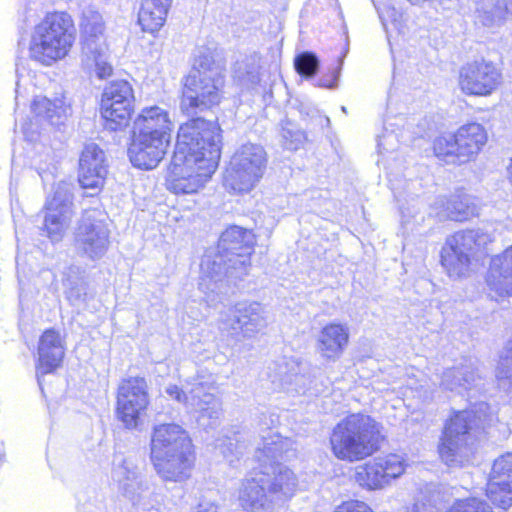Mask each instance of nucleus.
Masks as SVG:
<instances>
[{
	"label": "nucleus",
	"instance_id": "393cba45",
	"mask_svg": "<svg viewBox=\"0 0 512 512\" xmlns=\"http://www.w3.org/2000/svg\"><path fill=\"white\" fill-rule=\"evenodd\" d=\"M349 342V328L340 323H330L322 328L317 339V349L327 360H337Z\"/></svg>",
	"mask_w": 512,
	"mask_h": 512
},
{
	"label": "nucleus",
	"instance_id": "dca6fc26",
	"mask_svg": "<svg viewBox=\"0 0 512 512\" xmlns=\"http://www.w3.org/2000/svg\"><path fill=\"white\" fill-rule=\"evenodd\" d=\"M165 392L172 399L184 404L189 411L198 413V421L203 426L213 425L221 416V402L207 391L202 382L193 384L187 392L177 385H169Z\"/></svg>",
	"mask_w": 512,
	"mask_h": 512
},
{
	"label": "nucleus",
	"instance_id": "a878e982",
	"mask_svg": "<svg viewBox=\"0 0 512 512\" xmlns=\"http://www.w3.org/2000/svg\"><path fill=\"white\" fill-rule=\"evenodd\" d=\"M475 16L486 27H499L512 18V0H477Z\"/></svg>",
	"mask_w": 512,
	"mask_h": 512
},
{
	"label": "nucleus",
	"instance_id": "20e7f679",
	"mask_svg": "<svg viewBox=\"0 0 512 512\" xmlns=\"http://www.w3.org/2000/svg\"><path fill=\"white\" fill-rule=\"evenodd\" d=\"M151 460L164 480L186 476L194 463L192 442L180 425L165 423L154 426L151 436Z\"/></svg>",
	"mask_w": 512,
	"mask_h": 512
},
{
	"label": "nucleus",
	"instance_id": "c03bdc74",
	"mask_svg": "<svg viewBox=\"0 0 512 512\" xmlns=\"http://www.w3.org/2000/svg\"><path fill=\"white\" fill-rule=\"evenodd\" d=\"M217 506L213 503H201L196 512H217Z\"/></svg>",
	"mask_w": 512,
	"mask_h": 512
},
{
	"label": "nucleus",
	"instance_id": "6ab92c4d",
	"mask_svg": "<svg viewBox=\"0 0 512 512\" xmlns=\"http://www.w3.org/2000/svg\"><path fill=\"white\" fill-rule=\"evenodd\" d=\"M287 440H283L276 435L269 439H264L263 447L257 448L256 458L259 466L256 468L259 474L268 477L267 480H291L294 476L293 472L284 466L279 460H282L284 447Z\"/></svg>",
	"mask_w": 512,
	"mask_h": 512
},
{
	"label": "nucleus",
	"instance_id": "1a4fd4ad",
	"mask_svg": "<svg viewBox=\"0 0 512 512\" xmlns=\"http://www.w3.org/2000/svg\"><path fill=\"white\" fill-rule=\"evenodd\" d=\"M267 155L257 144H243L233 155L224 177L226 188L236 193L251 191L264 175Z\"/></svg>",
	"mask_w": 512,
	"mask_h": 512
},
{
	"label": "nucleus",
	"instance_id": "f03ea898",
	"mask_svg": "<svg viewBox=\"0 0 512 512\" xmlns=\"http://www.w3.org/2000/svg\"><path fill=\"white\" fill-rule=\"evenodd\" d=\"M251 230L231 226L222 232L217 248L208 251L201 261L203 277L213 282L223 278H241L248 273L250 257L254 247Z\"/></svg>",
	"mask_w": 512,
	"mask_h": 512
},
{
	"label": "nucleus",
	"instance_id": "423d86ee",
	"mask_svg": "<svg viewBox=\"0 0 512 512\" xmlns=\"http://www.w3.org/2000/svg\"><path fill=\"white\" fill-rule=\"evenodd\" d=\"M382 440L381 425L362 413L350 414L332 431L330 444L341 460L357 461L376 452Z\"/></svg>",
	"mask_w": 512,
	"mask_h": 512
},
{
	"label": "nucleus",
	"instance_id": "e433bc0d",
	"mask_svg": "<svg viewBox=\"0 0 512 512\" xmlns=\"http://www.w3.org/2000/svg\"><path fill=\"white\" fill-rule=\"evenodd\" d=\"M66 298L71 305L80 307L86 303L88 293L87 285L82 279L72 281L70 278L66 279Z\"/></svg>",
	"mask_w": 512,
	"mask_h": 512
},
{
	"label": "nucleus",
	"instance_id": "4468645a",
	"mask_svg": "<svg viewBox=\"0 0 512 512\" xmlns=\"http://www.w3.org/2000/svg\"><path fill=\"white\" fill-rule=\"evenodd\" d=\"M266 326L265 310L258 302H239L222 312L219 319V329L236 340L252 338Z\"/></svg>",
	"mask_w": 512,
	"mask_h": 512
},
{
	"label": "nucleus",
	"instance_id": "5701e85b",
	"mask_svg": "<svg viewBox=\"0 0 512 512\" xmlns=\"http://www.w3.org/2000/svg\"><path fill=\"white\" fill-rule=\"evenodd\" d=\"M275 380L287 391L305 392L309 383L308 365L294 357H284L275 364Z\"/></svg>",
	"mask_w": 512,
	"mask_h": 512
},
{
	"label": "nucleus",
	"instance_id": "9d476101",
	"mask_svg": "<svg viewBox=\"0 0 512 512\" xmlns=\"http://www.w3.org/2000/svg\"><path fill=\"white\" fill-rule=\"evenodd\" d=\"M487 135L478 123L460 127L456 134H446L435 139V155L449 164L468 162L485 145Z\"/></svg>",
	"mask_w": 512,
	"mask_h": 512
},
{
	"label": "nucleus",
	"instance_id": "58836bf2",
	"mask_svg": "<svg viewBox=\"0 0 512 512\" xmlns=\"http://www.w3.org/2000/svg\"><path fill=\"white\" fill-rule=\"evenodd\" d=\"M496 478L512 480V452L503 454L494 461L489 480Z\"/></svg>",
	"mask_w": 512,
	"mask_h": 512
},
{
	"label": "nucleus",
	"instance_id": "0eeeda50",
	"mask_svg": "<svg viewBox=\"0 0 512 512\" xmlns=\"http://www.w3.org/2000/svg\"><path fill=\"white\" fill-rule=\"evenodd\" d=\"M75 32L68 13L47 14L34 29L29 48L31 58L44 65L64 58L75 41Z\"/></svg>",
	"mask_w": 512,
	"mask_h": 512
},
{
	"label": "nucleus",
	"instance_id": "6e6552de",
	"mask_svg": "<svg viewBox=\"0 0 512 512\" xmlns=\"http://www.w3.org/2000/svg\"><path fill=\"white\" fill-rule=\"evenodd\" d=\"M492 241L493 235L483 228L458 231L448 237L441 250V264L449 277L467 276L476 250Z\"/></svg>",
	"mask_w": 512,
	"mask_h": 512
},
{
	"label": "nucleus",
	"instance_id": "7c9ffc66",
	"mask_svg": "<svg viewBox=\"0 0 512 512\" xmlns=\"http://www.w3.org/2000/svg\"><path fill=\"white\" fill-rule=\"evenodd\" d=\"M117 102L124 105H133L134 94L129 82L125 80L113 81L105 89L102 94L101 104L111 107Z\"/></svg>",
	"mask_w": 512,
	"mask_h": 512
},
{
	"label": "nucleus",
	"instance_id": "bb28decb",
	"mask_svg": "<svg viewBox=\"0 0 512 512\" xmlns=\"http://www.w3.org/2000/svg\"><path fill=\"white\" fill-rule=\"evenodd\" d=\"M32 112L41 120L50 125L59 127L64 125L70 115V106L63 99L50 100L45 96H36L31 105Z\"/></svg>",
	"mask_w": 512,
	"mask_h": 512
},
{
	"label": "nucleus",
	"instance_id": "f8f14e48",
	"mask_svg": "<svg viewBox=\"0 0 512 512\" xmlns=\"http://www.w3.org/2000/svg\"><path fill=\"white\" fill-rule=\"evenodd\" d=\"M296 482H244L238 492L239 505L246 512H271L296 492Z\"/></svg>",
	"mask_w": 512,
	"mask_h": 512
},
{
	"label": "nucleus",
	"instance_id": "473e14b6",
	"mask_svg": "<svg viewBox=\"0 0 512 512\" xmlns=\"http://www.w3.org/2000/svg\"><path fill=\"white\" fill-rule=\"evenodd\" d=\"M485 492L495 506L502 509L512 506V482H486Z\"/></svg>",
	"mask_w": 512,
	"mask_h": 512
},
{
	"label": "nucleus",
	"instance_id": "49530a36",
	"mask_svg": "<svg viewBox=\"0 0 512 512\" xmlns=\"http://www.w3.org/2000/svg\"><path fill=\"white\" fill-rule=\"evenodd\" d=\"M455 0H440V6L443 9H449Z\"/></svg>",
	"mask_w": 512,
	"mask_h": 512
},
{
	"label": "nucleus",
	"instance_id": "412c9836",
	"mask_svg": "<svg viewBox=\"0 0 512 512\" xmlns=\"http://www.w3.org/2000/svg\"><path fill=\"white\" fill-rule=\"evenodd\" d=\"M441 385L444 389L462 394L473 389L480 390L483 378L480 364L477 360H465L457 367L449 368L443 372Z\"/></svg>",
	"mask_w": 512,
	"mask_h": 512
},
{
	"label": "nucleus",
	"instance_id": "72a5a7b5",
	"mask_svg": "<svg viewBox=\"0 0 512 512\" xmlns=\"http://www.w3.org/2000/svg\"><path fill=\"white\" fill-rule=\"evenodd\" d=\"M296 71L303 77H313L319 69V59L313 52H302L294 60Z\"/></svg>",
	"mask_w": 512,
	"mask_h": 512
},
{
	"label": "nucleus",
	"instance_id": "c756f323",
	"mask_svg": "<svg viewBox=\"0 0 512 512\" xmlns=\"http://www.w3.org/2000/svg\"><path fill=\"white\" fill-rule=\"evenodd\" d=\"M117 102L111 107L101 104V115L105 121L104 126L111 131H117L126 127L129 123L133 105H124Z\"/></svg>",
	"mask_w": 512,
	"mask_h": 512
},
{
	"label": "nucleus",
	"instance_id": "7ed1b4c3",
	"mask_svg": "<svg viewBox=\"0 0 512 512\" xmlns=\"http://www.w3.org/2000/svg\"><path fill=\"white\" fill-rule=\"evenodd\" d=\"M171 121L159 106L142 109L134 121L133 139L128 149L131 163L141 169H153L163 159L170 142Z\"/></svg>",
	"mask_w": 512,
	"mask_h": 512
},
{
	"label": "nucleus",
	"instance_id": "a18cd8bd",
	"mask_svg": "<svg viewBox=\"0 0 512 512\" xmlns=\"http://www.w3.org/2000/svg\"><path fill=\"white\" fill-rule=\"evenodd\" d=\"M412 5H421L424 2H430L433 4H438L440 6V0H408Z\"/></svg>",
	"mask_w": 512,
	"mask_h": 512
},
{
	"label": "nucleus",
	"instance_id": "2eb2a0df",
	"mask_svg": "<svg viewBox=\"0 0 512 512\" xmlns=\"http://www.w3.org/2000/svg\"><path fill=\"white\" fill-rule=\"evenodd\" d=\"M44 231L52 242H59L74 216L72 185L61 181L54 186L52 197L45 204Z\"/></svg>",
	"mask_w": 512,
	"mask_h": 512
},
{
	"label": "nucleus",
	"instance_id": "a211bd4d",
	"mask_svg": "<svg viewBox=\"0 0 512 512\" xmlns=\"http://www.w3.org/2000/svg\"><path fill=\"white\" fill-rule=\"evenodd\" d=\"M502 75L491 61L468 62L459 71V87L466 95L486 96L501 84Z\"/></svg>",
	"mask_w": 512,
	"mask_h": 512
},
{
	"label": "nucleus",
	"instance_id": "79ce46f5",
	"mask_svg": "<svg viewBox=\"0 0 512 512\" xmlns=\"http://www.w3.org/2000/svg\"><path fill=\"white\" fill-rule=\"evenodd\" d=\"M340 67L338 69H336L334 72H333V80L330 81L326 78H321L319 79V86L321 87H325V88H329V89H334L337 87V81L339 79V76H340Z\"/></svg>",
	"mask_w": 512,
	"mask_h": 512
},
{
	"label": "nucleus",
	"instance_id": "ddd939ff",
	"mask_svg": "<svg viewBox=\"0 0 512 512\" xmlns=\"http://www.w3.org/2000/svg\"><path fill=\"white\" fill-rule=\"evenodd\" d=\"M149 386L144 377L123 379L117 390L116 415L127 429H136L145 415L149 398Z\"/></svg>",
	"mask_w": 512,
	"mask_h": 512
},
{
	"label": "nucleus",
	"instance_id": "2f4dec72",
	"mask_svg": "<svg viewBox=\"0 0 512 512\" xmlns=\"http://www.w3.org/2000/svg\"><path fill=\"white\" fill-rule=\"evenodd\" d=\"M447 217L454 221H464L478 213V207L469 195L453 197L447 203Z\"/></svg>",
	"mask_w": 512,
	"mask_h": 512
},
{
	"label": "nucleus",
	"instance_id": "cd10ccee",
	"mask_svg": "<svg viewBox=\"0 0 512 512\" xmlns=\"http://www.w3.org/2000/svg\"><path fill=\"white\" fill-rule=\"evenodd\" d=\"M448 501V494L440 482H425L419 489L411 508L406 512H438Z\"/></svg>",
	"mask_w": 512,
	"mask_h": 512
},
{
	"label": "nucleus",
	"instance_id": "9b49d317",
	"mask_svg": "<svg viewBox=\"0 0 512 512\" xmlns=\"http://www.w3.org/2000/svg\"><path fill=\"white\" fill-rule=\"evenodd\" d=\"M82 29L81 61L87 69H95L103 79L111 75L112 66L107 62V46L103 36L102 16L93 9H85L80 22Z\"/></svg>",
	"mask_w": 512,
	"mask_h": 512
},
{
	"label": "nucleus",
	"instance_id": "f3484780",
	"mask_svg": "<svg viewBox=\"0 0 512 512\" xmlns=\"http://www.w3.org/2000/svg\"><path fill=\"white\" fill-rule=\"evenodd\" d=\"M97 212L86 211L75 233L77 250L91 260L102 258L109 247V229L104 222L97 218Z\"/></svg>",
	"mask_w": 512,
	"mask_h": 512
},
{
	"label": "nucleus",
	"instance_id": "b1692460",
	"mask_svg": "<svg viewBox=\"0 0 512 512\" xmlns=\"http://www.w3.org/2000/svg\"><path fill=\"white\" fill-rule=\"evenodd\" d=\"M486 283L498 296H512V245L491 259Z\"/></svg>",
	"mask_w": 512,
	"mask_h": 512
},
{
	"label": "nucleus",
	"instance_id": "4c0bfd02",
	"mask_svg": "<svg viewBox=\"0 0 512 512\" xmlns=\"http://www.w3.org/2000/svg\"><path fill=\"white\" fill-rule=\"evenodd\" d=\"M446 512H494L492 507L484 500L469 497L466 499H460L454 502V504Z\"/></svg>",
	"mask_w": 512,
	"mask_h": 512
},
{
	"label": "nucleus",
	"instance_id": "37998d69",
	"mask_svg": "<svg viewBox=\"0 0 512 512\" xmlns=\"http://www.w3.org/2000/svg\"><path fill=\"white\" fill-rule=\"evenodd\" d=\"M361 486L369 491L381 490L384 488V482H363Z\"/></svg>",
	"mask_w": 512,
	"mask_h": 512
},
{
	"label": "nucleus",
	"instance_id": "ea45409f",
	"mask_svg": "<svg viewBox=\"0 0 512 512\" xmlns=\"http://www.w3.org/2000/svg\"><path fill=\"white\" fill-rule=\"evenodd\" d=\"M384 478H397L404 472V465L396 455H390L383 465Z\"/></svg>",
	"mask_w": 512,
	"mask_h": 512
},
{
	"label": "nucleus",
	"instance_id": "f257e3e1",
	"mask_svg": "<svg viewBox=\"0 0 512 512\" xmlns=\"http://www.w3.org/2000/svg\"><path fill=\"white\" fill-rule=\"evenodd\" d=\"M224 75L210 55H199L185 78L181 111L190 120L178 130L170 165L169 189L175 194L197 192L216 171L221 155L220 127L201 113L211 111L222 99Z\"/></svg>",
	"mask_w": 512,
	"mask_h": 512
},
{
	"label": "nucleus",
	"instance_id": "c85d7f7f",
	"mask_svg": "<svg viewBox=\"0 0 512 512\" xmlns=\"http://www.w3.org/2000/svg\"><path fill=\"white\" fill-rule=\"evenodd\" d=\"M172 0H142L138 21L146 32L154 33L165 23Z\"/></svg>",
	"mask_w": 512,
	"mask_h": 512
},
{
	"label": "nucleus",
	"instance_id": "f704fd0d",
	"mask_svg": "<svg viewBox=\"0 0 512 512\" xmlns=\"http://www.w3.org/2000/svg\"><path fill=\"white\" fill-rule=\"evenodd\" d=\"M216 449L232 464L233 459L231 457L235 456L236 459H239L243 455L246 445L241 441L240 437H224L217 440Z\"/></svg>",
	"mask_w": 512,
	"mask_h": 512
},
{
	"label": "nucleus",
	"instance_id": "de8ad7c7",
	"mask_svg": "<svg viewBox=\"0 0 512 512\" xmlns=\"http://www.w3.org/2000/svg\"><path fill=\"white\" fill-rule=\"evenodd\" d=\"M341 110H342L344 113H347V109H346V107H345V106H342V107H341Z\"/></svg>",
	"mask_w": 512,
	"mask_h": 512
},
{
	"label": "nucleus",
	"instance_id": "4be33fe9",
	"mask_svg": "<svg viewBox=\"0 0 512 512\" xmlns=\"http://www.w3.org/2000/svg\"><path fill=\"white\" fill-rule=\"evenodd\" d=\"M65 348L60 333L54 329H47L40 336L38 343L37 377L41 385V376L52 373L62 363Z\"/></svg>",
	"mask_w": 512,
	"mask_h": 512
},
{
	"label": "nucleus",
	"instance_id": "39448f33",
	"mask_svg": "<svg viewBox=\"0 0 512 512\" xmlns=\"http://www.w3.org/2000/svg\"><path fill=\"white\" fill-rule=\"evenodd\" d=\"M493 418L486 402H479L470 409L455 412L443 431L438 448L441 459L447 464L468 459L473 453L476 434L484 431Z\"/></svg>",
	"mask_w": 512,
	"mask_h": 512
},
{
	"label": "nucleus",
	"instance_id": "aec40b11",
	"mask_svg": "<svg viewBox=\"0 0 512 512\" xmlns=\"http://www.w3.org/2000/svg\"><path fill=\"white\" fill-rule=\"evenodd\" d=\"M107 175L104 151L95 143L86 144L79 159L78 181L82 188L99 189Z\"/></svg>",
	"mask_w": 512,
	"mask_h": 512
},
{
	"label": "nucleus",
	"instance_id": "a19ab883",
	"mask_svg": "<svg viewBox=\"0 0 512 512\" xmlns=\"http://www.w3.org/2000/svg\"><path fill=\"white\" fill-rule=\"evenodd\" d=\"M334 512H373L363 501L350 500L339 505Z\"/></svg>",
	"mask_w": 512,
	"mask_h": 512
},
{
	"label": "nucleus",
	"instance_id": "c9c22d12",
	"mask_svg": "<svg viewBox=\"0 0 512 512\" xmlns=\"http://www.w3.org/2000/svg\"><path fill=\"white\" fill-rule=\"evenodd\" d=\"M280 136L282 145L288 150H297L306 139L304 132L290 122L282 125Z\"/></svg>",
	"mask_w": 512,
	"mask_h": 512
}]
</instances>
